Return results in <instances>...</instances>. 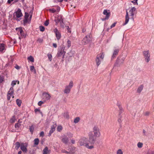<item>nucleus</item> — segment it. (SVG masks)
Listing matches in <instances>:
<instances>
[{"label":"nucleus","instance_id":"nucleus-24","mask_svg":"<svg viewBox=\"0 0 154 154\" xmlns=\"http://www.w3.org/2000/svg\"><path fill=\"white\" fill-rule=\"evenodd\" d=\"M75 149V148H72V147H71L70 148H69L68 150V152H69V154H74V150Z\"/></svg>","mask_w":154,"mask_h":154},{"label":"nucleus","instance_id":"nucleus-48","mask_svg":"<svg viewBox=\"0 0 154 154\" xmlns=\"http://www.w3.org/2000/svg\"><path fill=\"white\" fill-rule=\"evenodd\" d=\"M61 151V152L63 153H66L67 154H69V152H68V151H67L64 149H62Z\"/></svg>","mask_w":154,"mask_h":154},{"label":"nucleus","instance_id":"nucleus-44","mask_svg":"<svg viewBox=\"0 0 154 154\" xmlns=\"http://www.w3.org/2000/svg\"><path fill=\"white\" fill-rule=\"evenodd\" d=\"M48 58L49 59L50 61H51V60H52V55L51 54H48Z\"/></svg>","mask_w":154,"mask_h":154},{"label":"nucleus","instance_id":"nucleus-25","mask_svg":"<svg viewBox=\"0 0 154 154\" xmlns=\"http://www.w3.org/2000/svg\"><path fill=\"white\" fill-rule=\"evenodd\" d=\"M5 45L3 43L0 44V51H2L5 49Z\"/></svg>","mask_w":154,"mask_h":154},{"label":"nucleus","instance_id":"nucleus-47","mask_svg":"<svg viewBox=\"0 0 154 154\" xmlns=\"http://www.w3.org/2000/svg\"><path fill=\"white\" fill-rule=\"evenodd\" d=\"M37 41L40 43H42L43 42V40L41 38H39L38 39Z\"/></svg>","mask_w":154,"mask_h":154},{"label":"nucleus","instance_id":"nucleus-28","mask_svg":"<svg viewBox=\"0 0 154 154\" xmlns=\"http://www.w3.org/2000/svg\"><path fill=\"white\" fill-rule=\"evenodd\" d=\"M15 145H16L15 148L17 149H18L20 147V144L18 142H17L15 143Z\"/></svg>","mask_w":154,"mask_h":154},{"label":"nucleus","instance_id":"nucleus-54","mask_svg":"<svg viewBox=\"0 0 154 154\" xmlns=\"http://www.w3.org/2000/svg\"><path fill=\"white\" fill-rule=\"evenodd\" d=\"M149 112L148 111H147V112H146L145 113L144 115L146 116H148L149 115Z\"/></svg>","mask_w":154,"mask_h":154},{"label":"nucleus","instance_id":"nucleus-63","mask_svg":"<svg viewBox=\"0 0 154 154\" xmlns=\"http://www.w3.org/2000/svg\"><path fill=\"white\" fill-rule=\"evenodd\" d=\"M22 151H20L18 152V154H21L22 153Z\"/></svg>","mask_w":154,"mask_h":154},{"label":"nucleus","instance_id":"nucleus-53","mask_svg":"<svg viewBox=\"0 0 154 154\" xmlns=\"http://www.w3.org/2000/svg\"><path fill=\"white\" fill-rule=\"evenodd\" d=\"M43 102L42 101H40L38 103V105L39 106H41L43 103Z\"/></svg>","mask_w":154,"mask_h":154},{"label":"nucleus","instance_id":"nucleus-56","mask_svg":"<svg viewBox=\"0 0 154 154\" xmlns=\"http://www.w3.org/2000/svg\"><path fill=\"white\" fill-rule=\"evenodd\" d=\"M71 142L73 144H74L75 143V140L73 139L71 140Z\"/></svg>","mask_w":154,"mask_h":154},{"label":"nucleus","instance_id":"nucleus-30","mask_svg":"<svg viewBox=\"0 0 154 154\" xmlns=\"http://www.w3.org/2000/svg\"><path fill=\"white\" fill-rule=\"evenodd\" d=\"M55 34L57 39L58 40H59L60 38L61 37V34L59 32H57V33H56Z\"/></svg>","mask_w":154,"mask_h":154},{"label":"nucleus","instance_id":"nucleus-1","mask_svg":"<svg viewBox=\"0 0 154 154\" xmlns=\"http://www.w3.org/2000/svg\"><path fill=\"white\" fill-rule=\"evenodd\" d=\"M101 135L100 129L97 125H94L92 128V131H90L88 134L90 141H93L94 143L97 138L100 137Z\"/></svg>","mask_w":154,"mask_h":154},{"label":"nucleus","instance_id":"nucleus-34","mask_svg":"<svg viewBox=\"0 0 154 154\" xmlns=\"http://www.w3.org/2000/svg\"><path fill=\"white\" fill-rule=\"evenodd\" d=\"M80 118L79 117H77L74 119V122L75 123H76L78 122Z\"/></svg>","mask_w":154,"mask_h":154},{"label":"nucleus","instance_id":"nucleus-37","mask_svg":"<svg viewBox=\"0 0 154 154\" xmlns=\"http://www.w3.org/2000/svg\"><path fill=\"white\" fill-rule=\"evenodd\" d=\"M62 128L61 126H58L57 128V131H60L62 129Z\"/></svg>","mask_w":154,"mask_h":154},{"label":"nucleus","instance_id":"nucleus-41","mask_svg":"<svg viewBox=\"0 0 154 154\" xmlns=\"http://www.w3.org/2000/svg\"><path fill=\"white\" fill-rule=\"evenodd\" d=\"M67 134L69 137L70 138L72 137L73 136V134L70 132L68 133Z\"/></svg>","mask_w":154,"mask_h":154},{"label":"nucleus","instance_id":"nucleus-51","mask_svg":"<svg viewBox=\"0 0 154 154\" xmlns=\"http://www.w3.org/2000/svg\"><path fill=\"white\" fill-rule=\"evenodd\" d=\"M49 24L48 20H46L44 23V25L45 26H47Z\"/></svg>","mask_w":154,"mask_h":154},{"label":"nucleus","instance_id":"nucleus-20","mask_svg":"<svg viewBox=\"0 0 154 154\" xmlns=\"http://www.w3.org/2000/svg\"><path fill=\"white\" fill-rule=\"evenodd\" d=\"M18 30V33L20 34L21 36L25 37V35L24 34L23 31L21 28H19L17 29Z\"/></svg>","mask_w":154,"mask_h":154},{"label":"nucleus","instance_id":"nucleus-9","mask_svg":"<svg viewBox=\"0 0 154 154\" xmlns=\"http://www.w3.org/2000/svg\"><path fill=\"white\" fill-rule=\"evenodd\" d=\"M14 93V91L13 88V87H11L8 93L7 97V99L8 100H10V97L11 96L13 98H14V97L13 95Z\"/></svg>","mask_w":154,"mask_h":154},{"label":"nucleus","instance_id":"nucleus-10","mask_svg":"<svg viewBox=\"0 0 154 154\" xmlns=\"http://www.w3.org/2000/svg\"><path fill=\"white\" fill-rule=\"evenodd\" d=\"M61 140L64 143L67 144L69 141V138L67 136L64 135L62 137Z\"/></svg>","mask_w":154,"mask_h":154},{"label":"nucleus","instance_id":"nucleus-27","mask_svg":"<svg viewBox=\"0 0 154 154\" xmlns=\"http://www.w3.org/2000/svg\"><path fill=\"white\" fill-rule=\"evenodd\" d=\"M30 70L32 72L33 71L35 74L36 73V71L34 67L33 66H30Z\"/></svg>","mask_w":154,"mask_h":154},{"label":"nucleus","instance_id":"nucleus-43","mask_svg":"<svg viewBox=\"0 0 154 154\" xmlns=\"http://www.w3.org/2000/svg\"><path fill=\"white\" fill-rule=\"evenodd\" d=\"M143 143H142L139 142L137 144V146L138 147L141 148L142 146Z\"/></svg>","mask_w":154,"mask_h":154},{"label":"nucleus","instance_id":"nucleus-33","mask_svg":"<svg viewBox=\"0 0 154 154\" xmlns=\"http://www.w3.org/2000/svg\"><path fill=\"white\" fill-rule=\"evenodd\" d=\"M34 144L37 145L38 144L39 142V140L38 138H35L34 140Z\"/></svg>","mask_w":154,"mask_h":154},{"label":"nucleus","instance_id":"nucleus-59","mask_svg":"<svg viewBox=\"0 0 154 154\" xmlns=\"http://www.w3.org/2000/svg\"><path fill=\"white\" fill-rule=\"evenodd\" d=\"M14 0H8V3L10 4L11 3V2L13 1Z\"/></svg>","mask_w":154,"mask_h":154},{"label":"nucleus","instance_id":"nucleus-23","mask_svg":"<svg viewBox=\"0 0 154 154\" xmlns=\"http://www.w3.org/2000/svg\"><path fill=\"white\" fill-rule=\"evenodd\" d=\"M119 51V49H116L114 50L112 56V58H114L116 57V56L118 54Z\"/></svg>","mask_w":154,"mask_h":154},{"label":"nucleus","instance_id":"nucleus-61","mask_svg":"<svg viewBox=\"0 0 154 154\" xmlns=\"http://www.w3.org/2000/svg\"><path fill=\"white\" fill-rule=\"evenodd\" d=\"M66 27H67V29L68 30V32H71V31L69 30V26H66Z\"/></svg>","mask_w":154,"mask_h":154},{"label":"nucleus","instance_id":"nucleus-50","mask_svg":"<svg viewBox=\"0 0 154 154\" xmlns=\"http://www.w3.org/2000/svg\"><path fill=\"white\" fill-rule=\"evenodd\" d=\"M44 135V133L43 131H41L40 134V137H43Z\"/></svg>","mask_w":154,"mask_h":154},{"label":"nucleus","instance_id":"nucleus-5","mask_svg":"<svg viewBox=\"0 0 154 154\" xmlns=\"http://www.w3.org/2000/svg\"><path fill=\"white\" fill-rule=\"evenodd\" d=\"M91 38L90 35H87L83 38L82 40V42L83 45H85L89 43L91 41Z\"/></svg>","mask_w":154,"mask_h":154},{"label":"nucleus","instance_id":"nucleus-7","mask_svg":"<svg viewBox=\"0 0 154 154\" xmlns=\"http://www.w3.org/2000/svg\"><path fill=\"white\" fill-rule=\"evenodd\" d=\"M124 60L125 58L121 57H118L115 64V66L117 67L119 66L123 63Z\"/></svg>","mask_w":154,"mask_h":154},{"label":"nucleus","instance_id":"nucleus-32","mask_svg":"<svg viewBox=\"0 0 154 154\" xmlns=\"http://www.w3.org/2000/svg\"><path fill=\"white\" fill-rule=\"evenodd\" d=\"M34 127L33 126V125H32L31 126L29 127V130L31 132L32 134L33 133V131L34 130Z\"/></svg>","mask_w":154,"mask_h":154},{"label":"nucleus","instance_id":"nucleus-39","mask_svg":"<svg viewBox=\"0 0 154 154\" xmlns=\"http://www.w3.org/2000/svg\"><path fill=\"white\" fill-rule=\"evenodd\" d=\"M71 42L69 40H68L67 42V45L68 48H69L71 46Z\"/></svg>","mask_w":154,"mask_h":154},{"label":"nucleus","instance_id":"nucleus-12","mask_svg":"<svg viewBox=\"0 0 154 154\" xmlns=\"http://www.w3.org/2000/svg\"><path fill=\"white\" fill-rule=\"evenodd\" d=\"M134 11L135 8L134 7H133L131 8V10L129 12V13L130 16V18L132 19L133 20H134Z\"/></svg>","mask_w":154,"mask_h":154},{"label":"nucleus","instance_id":"nucleus-52","mask_svg":"<svg viewBox=\"0 0 154 154\" xmlns=\"http://www.w3.org/2000/svg\"><path fill=\"white\" fill-rule=\"evenodd\" d=\"M116 22L114 23L110 26V28L111 29L112 28L116 26Z\"/></svg>","mask_w":154,"mask_h":154},{"label":"nucleus","instance_id":"nucleus-35","mask_svg":"<svg viewBox=\"0 0 154 154\" xmlns=\"http://www.w3.org/2000/svg\"><path fill=\"white\" fill-rule=\"evenodd\" d=\"M28 59L32 62H33L34 61V58L32 56H30L29 57H28Z\"/></svg>","mask_w":154,"mask_h":154},{"label":"nucleus","instance_id":"nucleus-62","mask_svg":"<svg viewBox=\"0 0 154 154\" xmlns=\"http://www.w3.org/2000/svg\"><path fill=\"white\" fill-rule=\"evenodd\" d=\"M58 2H62L63 0H56Z\"/></svg>","mask_w":154,"mask_h":154},{"label":"nucleus","instance_id":"nucleus-55","mask_svg":"<svg viewBox=\"0 0 154 154\" xmlns=\"http://www.w3.org/2000/svg\"><path fill=\"white\" fill-rule=\"evenodd\" d=\"M54 32L55 34L57 33V32H59L58 31L57 29V28L55 29H54Z\"/></svg>","mask_w":154,"mask_h":154},{"label":"nucleus","instance_id":"nucleus-42","mask_svg":"<svg viewBox=\"0 0 154 154\" xmlns=\"http://www.w3.org/2000/svg\"><path fill=\"white\" fill-rule=\"evenodd\" d=\"M63 116H64V117H65L66 118H67V119L69 118V115L67 113H64V114H63Z\"/></svg>","mask_w":154,"mask_h":154},{"label":"nucleus","instance_id":"nucleus-49","mask_svg":"<svg viewBox=\"0 0 154 154\" xmlns=\"http://www.w3.org/2000/svg\"><path fill=\"white\" fill-rule=\"evenodd\" d=\"M4 78L3 77L0 76V83L4 81Z\"/></svg>","mask_w":154,"mask_h":154},{"label":"nucleus","instance_id":"nucleus-40","mask_svg":"<svg viewBox=\"0 0 154 154\" xmlns=\"http://www.w3.org/2000/svg\"><path fill=\"white\" fill-rule=\"evenodd\" d=\"M40 31L42 32H43L45 30V27L44 26H39Z\"/></svg>","mask_w":154,"mask_h":154},{"label":"nucleus","instance_id":"nucleus-64","mask_svg":"<svg viewBox=\"0 0 154 154\" xmlns=\"http://www.w3.org/2000/svg\"><path fill=\"white\" fill-rule=\"evenodd\" d=\"M137 0H135V5H138V3L137 2Z\"/></svg>","mask_w":154,"mask_h":154},{"label":"nucleus","instance_id":"nucleus-4","mask_svg":"<svg viewBox=\"0 0 154 154\" xmlns=\"http://www.w3.org/2000/svg\"><path fill=\"white\" fill-rule=\"evenodd\" d=\"M143 54L146 62L148 63L150 60V55L149 51H143Z\"/></svg>","mask_w":154,"mask_h":154},{"label":"nucleus","instance_id":"nucleus-6","mask_svg":"<svg viewBox=\"0 0 154 154\" xmlns=\"http://www.w3.org/2000/svg\"><path fill=\"white\" fill-rule=\"evenodd\" d=\"M28 144L27 143H20V149L24 153H26L28 151L27 147Z\"/></svg>","mask_w":154,"mask_h":154},{"label":"nucleus","instance_id":"nucleus-31","mask_svg":"<svg viewBox=\"0 0 154 154\" xmlns=\"http://www.w3.org/2000/svg\"><path fill=\"white\" fill-rule=\"evenodd\" d=\"M73 85V82L72 81L70 82L68 85H67V87H68L69 88H72Z\"/></svg>","mask_w":154,"mask_h":154},{"label":"nucleus","instance_id":"nucleus-46","mask_svg":"<svg viewBox=\"0 0 154 154\" xmlns=\"http://www.w3.org/2000/svg\"><path fill=\"white\" fill-rule=\"evenodd\" d=\"M49 11L53 13H54L56 12V10L54 8L49 9Z\"/></svg>","mask_w":154,"mask_h":154},{"label":"nucleus","instance_id":"nucleus-13","mask_svg":"<svg viewBox=\"0 0 154 154\" xmlns=\"http://www.w3.org/2000/svg\"><path fill=\"white\" fill-rule=\"evenodd\" d=\"M17 18H20L23 16L21 10L19 8L15 12V15Z\"/></svg>","mask_w":154,"mask_h":154},{"label":"nucleus","instance_id":"nucleus-8","mask_svg":"<svg viewBox=\"0 0 154 154\" xmlns=\"http://www.w3.org/2000/svg\"><path fill=\"white\" fill-rule=\"evenodd\" d=\"M66 52L64 51V49L62 48L59 51L57 54V57H61L62 58H64Z\"/></svg>","mask_w":154,"mask_h":154},{"label":"nucleus","instance_id":"nucleus-21","mask_svg":"<svg viewBox=\"0 0 154 154\" xmlns=\"http://www.w3.org/2000/svg\"><path fill=\"white\" fill-rule=\"evenodd\" d=\"M54 21L56 23V25H57L58 23L60 22L61 25V26H62V23H63V20L61 18V19L58 18L55 19Z\"/></svg>","mask_w":154,"mask_h":154},{"label":"nucleus","instance_id":"nucleus-2","mask_svg":"<svg viewBox=\"0 0 154 154\" xmlns=\"http://www.w3.org/2000/svg\"><path fill=\"white\" fill-rule=\"evenodd\" d=\"M78 143L81 146H84L88 149H92L94 148L93 145L89 146V144L93 145L94 144L93 141H91L90 138L88 137V139L85 137H82L79 140Z\"/></svg>","mask_w":154,"mask_h":154},{"label":"nucleus","instance_id":"nucleus-19","mask_svg":"<svg viewBox=\"0 0 154 154\" xmlns=\"http://www.w3.org/2000/svg\"><path fill=\"white\" fill-rule=\"evenodd\" d=\"M29 17V14L27 12H25L24 16V19L23 20L24 24L26 23H27L28 21V18Z\"/></svg>","mask_w":154,"mask_h":154},{"label":"nucleus","instance_id":"nucleus-17","mask_svg":"<svg viewBox=\"0 0 154 154\" xmlns=\"http://www.w3.org/2000/svg\"><path fill=\"white\" fill-rule=\"evenodd\" d=\"M144 86L143 85H140L138 86L137 90V93L140 94L143 89Z\"/></svg>","mask_w":154,"mask_h":154},{"label":"nucleus","instance_id":"nucleus-58","mask_svg":"<svg viewBox=\"0 0 154 154\" xmlns=\"http://www.w3.org/2000/svg\"><path fill=\"white\" fill-rule=\"evenodd\" d=\"M15 68L17 69H19L20 68V67L17 65H16Z\"/></svg>","mask_w":154,"mask_h":154},{"label":"nucleus","instance_id":"nucleus-14","mask_svg":"<svg viewBox=\"0 0 154 154\" xmlns=\"http://www.w3.org/2000/svg\"><path fill=\"white\" fill-rule=\"evenodd\" d=\"M57 126L56 124H54L51 126V130L48 134V136H50L52 133L55 130V128Z\"/></svg>","mask_w":154,"mask_h":154},{"label":"nucleus","instance_id":"nucleus-11","mask_svg":"<svg viewBox=\"0 0 154 154\" xmlns=\"http://www.w3.org/2000/svg\"><path fill=\"white\" fill-rule=\"evenodd\" d=\"M103 14L106 15L104 19H103L102 20L103 21L106 20L108 19L110 16V13L109 12H108L107 10H104L103 12Z\"/></svg>","mask_w":154,"mask_h":154},{"label":"nucleus","instance_id":"nucleus-3","mask_svg":"<svg viewBox=\"0 0 154 154\" xmlns=\"http://www.w3.org/2000/svg\"><path fill=\"white\" fill-rule=\"evenodd\" d=\"M103 58L104 55L103 53H100L97 55L96 61L97 66L100 64L101 61L103 60Z\"/></svg>","mask_w":154,"mask_h":154},{"label":"nucleus","instance_id":"nucleus-57","mask_svg":"<svg viewBox=\"0 0 154 154\" xmlns=\"http://www.w3.org/2000/svg\"><path fill=\"white\" fill-rule=\"evenodd\" d=\"M38 111H39V112H40L41 113H42L41 112H40V110H39V109H35V112H37Z\"/></svg>","mask_w":154,"mask_h":154},{"label":"nucleus","instance_id":"nucleus-26","mask_svg":"<svg viewBox=\"0 0 154 154\" xmlns=\"http://www.w3.org/2000/svg\"><path fill=\"white\" fill-rule=\"evenodd\" d=\"M17 104L19 106H20L21 105L22 103V101L21 100L18 99H17L16 100Z\"/></svg>","mask_w":154,"mask_h":154},{"label":"nucleus","instance_id":"nucleus-29","mask_svg":"<svg viewBox=\"0 0 154 154\" xmlns=\"http://www.w3.org/2000/svg\"><path fill=\"white\" fill-rule=\"evenodd\" d=\"M21 125V124L20 123V122H19V121H18V122L15 124V128L18 129L20 127Z\"/></svg>","mask_w":154,"mask_h":154},{"label":"nucleus","instance_id":"nucleus-18","mask_svg":"<svg viewBox=\"0 0 154 154\" xmlns=\"http://www.w3.org/2000/svg\"><path fill=\"white\" fill-rule=\"evenodd\" d=\"M129 14L128 13V12L127 11H126V14L125 16V21L124 23L123 24V25L124 26L129 21V17L128 15Z\"/></svg>","mask_w":154,"mask_h":154},{"label":"nucleus","instance_id":"nucleus-16","mask_svg":"<svg viewBox=\"0 0 154 154\" xmlns=\"http://www.w3.org/2000/svg\"><path fill=\"white\" fill-rule=\"evenodd\" d=\"M43 98L46 100H49L50 99L51 96L47 93H44L43 94Z\"/></svg>","mask_w":154,"mask_h":154},{"label":"nucleus","instance_id":"nucleus-38","mask_svg":"<svg viewBox=\"0 0 154 154\" xmlns=\"http://www.w3.org/2000/svg\"><path fill=\"white\" fill-rule=\"evenodd\" d=\"M116 154H123V152L121 149H119L116 152Z\"/></svg>","mask_w":154,"mask_h":154},{"label":"nucleus","instance_id":"nucleus-15","mask_svg":"<svg viewBox=\"0 0 154 154\" xmlns=\"http://www.w3.org/2000/svg\"><path fill=\"white\" fill-rule=\"evenodd\" d=\"M51 150L48 149V147L46 146L42 151L43 154H50Z\"/></svg>","mask_w":154,"mask_h":154},{"label":"nucleus","instance_id":"nucleus-60","mask_svg":"<svg viewBox=\"0 0 154 154\" xmlns=\"http://www.w3.org/2000/svg\"><path fill=\"white\" fill-rule=\"evenodd\" d=\"M53 46L55 48H56L57 47V45L56 43L53 44Z\"/></svg>","mask_w":154,"mask_h":154},{"label":"nucleus","instance_id":"nucleus-45","mask_svg":"<svg viewBox=\"0 0 154 154\" xmlns=\"http://www.w3.org/2000/svg\"><path fill=\"white\" fill-rule=\"evenodd\" d=\"M17 82L16 81H13L12 82L11 85L12 86V87L15 85L16 84Z\"/></svg>","mask_w":154,"mask_h":154},{"label":"nucleus","instance_id":"nucleus-36","mask_svg":"<svg viewBox=\"0 0 154 154\" xmlns=\"http://www.w3.org/2000/svg\"><path fill=\"white\" fill-rule=\"evenodd\" d=\"M15 119L14 116H13L10 120V122L11 123H13L15 121Z\"/></svg>","mask_w":154,"mask_h":154},{"label":"nucleus","instance_id":"nucleus-22","mask_svg":"<svg viewBox=\"0 0 154 154\" xmlns=\"http://www.w3.org/2000/svg\"><path fill=\"white\" fill-rule=\"evenodd\" d=\"M71 89L66 86H65L64 92L65 94H68L69 93Z\"/></svg>","mask_w":154,"mask_h":154}]
</instances>
